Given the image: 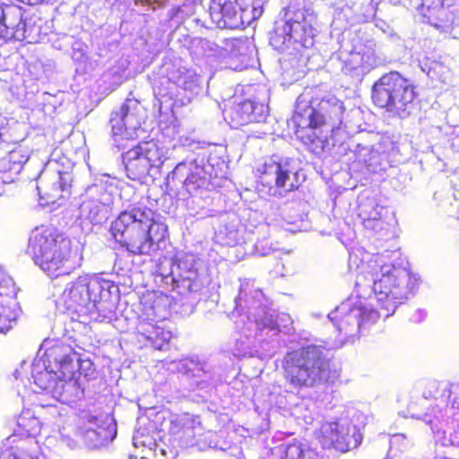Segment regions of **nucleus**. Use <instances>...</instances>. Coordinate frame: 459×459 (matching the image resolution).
<instances>
[{"instance_id":"nucleus-1","label":"nucleus","mask_w":459,"mask_h":459,"mask_svg":"<svg viewBox=\"0 0 459 459\" xmlns=\"http://www.w3.org/2000/svg\"><path fill=\"white\" fill-rule=\"evenodd\" d=\"M349 269L357 274L359 292H374L380 306V317L392 316L397 307L409 299L418 286V278L403 267L387 263L384 254L354 250L350 254Z\"/></svg>"},{"instance_id":"nucleus-2","label":"nucleus","mask_w":459,"mask_h":459,"mask_svg":"<svg viewBox=\"0 0 459 459\" xmlns=\"http://www.w3.org/2000/svg\"><path fill=\"white\" fill-rule=\"evenodd\" d=\"M117 287L101 274H83L65 286L52 282L50 299L60 313L89 314L94 320L115 316Z\"/></svg>"},{"instance_id":"nucleus-3","label":"nucleus","mask_w":459,"mask_h":459,"mask_svg":"<svg viewBox=\"0 0 459 459\" xmlns=\"http://www.w3.org/2000/svg\"><path fill=\"white\" fill-rule=\"evenodd\" d=\"M264 293L255 286L252 280L241 281L238 296L235 299L236 309L246 311V318L241 319L243 337L236 339L231 352L235 357L253 356L252 345L255 340L264 341L278 334L281 331L279 320L290 322L287 315L279 316L265 304Z\"/></svg>"},{"instance_id":"nucleus-4","label":"nucleus","mask_w":459,"mask_h":459,"mask_svg":"<svg viewBox=\"0 0 459 459\" xmlns=\"http://www.w3.org/2000/svg\"><path fill=\"white\" fill-rule=\"evenodd\" d=\"M154 212L146 205L129 204L111 224L116 242L134 255H150L160 247L167 227L153 221Z\"/></svg>"},{"instance_id":"nucleus-5","label":"nucleus","mask_w":459,"mask_h":459,"mask_svg":"<svg viewBox=\"0 0 459 459\" xmlns=\"http://www.w3.org/2000/svg\"><path fill=\"white\" fill-rule=\"evenodd\" d=\"M27 254L48 276H59L72 268V241L49 226L34 229L29 238Z\"/></svg>"},{"instance_id":"nucleus-6","label":"nucleus","mask_w":459,"mask_h":459,"mask_svg":"<svg viewBox=\"0 0 459 459\" xmlns=\"http://www.w3.org/2000/svg\"><path fill=\"white\" fill-rule=\"evenodd\" d=\"M283 377L292 391L313 387L329 375V361L321 345H307L287 352L282 360Z\"/></svg>"},{"instance_id":"nucleus-7","label":"nucleus","mask_w":459,"mask_h":459,"mask_svg":"<svg viewBox=\"0 0 459 459\" xmlns=\"http://www.w3.org/2000/svg\"><path fill=\"white\" fill-rule=\"evenodd\" d=\"M317 19L310 8L291 12L288 10L286 21L277 24L270 34V45L281 52L293 54L302 48H308L314 44L317 31Z\"/></svg>"},{"instance_id":"nucleus-8","label":"nucleus","mask_w":459,"mask_h":459,"mask_svg":"<svg viewBox=\"0 0 459 459\" xmlns=\"http://www.w3.org/2000/svg\"><path fill=\"white\" fill-rule=\"evenodd\" d=\"M372 100L393 117H408L415 109L414 85L397 72L381 76L372 86Z\"/></svg>"},{"instance_id":"nucleus-9","label":"nucleus","mask_w":459,"mask_h":459,"mask_svg":"<svg viewBox=\"0 0 459 459\" xmlns=\"http://www.w3.org/2000/svg\"><path fill=\"white\" fill-rule=\"evenodd\" d=\"M59 367V377L51 389V395L63 403H74L83 396V389L74 377L79 368V357L73 348L62 342L50 347L47 353Z\"/></svg>"},{"instance_id":"nucleus-10","label":"nucleus","mask_w":459,"mask_h":459,"mask_svg":"<svg viewBox=\"0 0 459 459\" xmlns=\"http://www.w3.org/2000/svg\"><path fill=\"white\" fill-rule=\"evenodd\" d=\"M203 80L195 70L182 65H167L154 83V92L160 97L189 103L202 90Z\"/></svg>"},{"instance_id":"nucleus-11","label":"nucleus","mask_w":459,"mask_h":459,"mask_svg":"<svg viewBox=\"0 0 459 459\" xmlns=\"http://www.w3.org/2000/svg\"><path fill=\"white\" fill-rule=\"evenodd\" d=\"M327 316L339 332V344L335 346L341 347L357 336L361 330L376 323L380 313L362 300L354 301L350 299L331 311Z\"/></svg>"},{"instance_id":"nucleus-12","label":"nucleus","mask_w":459,"mask_h":459,"mask_svg":"<svg viewBox=\"0 0 459 459\" xmlns=\"http://www.w3.org/2000/svg\"><path fill=\"white\" fill-rule=\"evenodd\" d=\"M117 180L108 174L94 178L82 195V201L79 207V218L82 222L99 225L105 222L110 213L114 202V192Z\"/></svg>"},{"instance_id":"nucleus-13","label":"nucleus","mask_w":459,"mask_h":459,"mask_svg":"<svg viewBox=\"0 0 459 459\" xmlns=\"http://www.w3.org/2000/svg\"><path fill=\"white\" fill-rule=\"evenodd\" d=\"M264 0H213L210 16L221 29H240L249 26L263 13Z\"/></svg>"},{"instance_id":"nucleus-14","label":"nucleus","mask_w":459,"mask_h":459,"mask_svg":"<svg viewBox=\"0 0 459 459\" xmlns=\"http://www.w3.org/2000/svg\"><path fill=\"white\" fill-rule=\"evenodd\" d=\"M168 314L163 298L148 299L142 303L135 329L139 335L157 350L164 349L172 337L171 332L165 329Z\"/></svg>"},{"instance_id":"nucleus-15","label":"nucleus","mask_w":459,"mask_h":459,"mask_svg":"<svg viewBox=\"0 0 459 459\" xmlns=\"http://www.w3.org/2000/svg\"><path fill=\"white\" fill-rule=\"evenodd\" d=\"M342 116L343 105L337 100H334L332 105L329 100H322L319 110H316L308 105L302 96H299L292 120L299 132L305 129H316L323 125H328L332 130H334L339 129L343 124Z\"/></svg>"},{"instance_id":"nucleus-16","label":"nucleus","mask_w":459,"mask_h":459,"mask_svg":"<svg viewBox=\"0 0 459 459\" xmlns=\"http://www.w3.org/2000/svg\"><path fill=\"white\" fill-rule=\"evenodd\" d=\"M212 177H219L213 165L206 162L204 156H198L178 163L169 174L168 181L175 186L182 185L187 194L195 195L199 190L208 187Z\"/></svg>"},{"instance_id":"nucleus-17","label":"nucleus","mask_w":459,"mask_h":459,"mask_svg":"<svg viewBox=\"0 0 459 459\" xmlns=\"http://www.w3.org/2000/svg\"><path fill=\"white\" fill-rule=\"evenodd\" d=\"M73 175L70 170H61L56 160H50L41 173L37 189L40 204L62 205L71 195Z\"/></svg>"},{"instance_id":"nucleus-18","label":"nucleus","mask_w":459,"mask_h":459,"mask_svg":"<svg viewBox=\"0 0 459 459\" xmlns=\"http://www.w3.org/2000/svg\"><path fill=\"white\" fill-rule=\"evenodd\" d=\"M375 41L368 39L354 44L351 51H341L338 54V62L341 70L352 76H363L383 63V59L377 52Z\"/></svg>"},{"instance_id":"nucleus-19","label":"nucleus","mask_w":459,"mask_h":459,"mask_svg":"<svg viewBox=\"0 0 459 459\" xmlns=\"http://www.w3.org/2000/svg\"><path fill=\"white\" fill-rule=\"evenodd\" d=\"M200 261L193 254H180L170 263V271L166 279H170L175 288L182 291L197 292L204 281L199 273Z\"/></svg>"},{"instance_id":"nucleus-20","label":"nucleus","mask_w":459,"mask_h":459,"mask_svg":"<svg viewBox=\"0 0 459 459\" xmlns=\"http://www.w3.org/2000/svg\"><path fill=\"white\" fill-rule=\"evenodd\" d=\"M260 172L262 185L275 186L283 192H290L298 188L297 169L294 162L289 158L273 156L265 161Z\"/></svg>"},{"instance_id":"nucleus-21","label":"nucleus","mask_w":459,"mask_h":459,"mask_svg":"<svg viewBox=\"0 0 459 459\" xmlns=\"http://www.w3.org/2000/svg\"><path fill=\"white\" fill-rule=\"evenodd\" d=\"M320 442L325 448H334L346 452L357 447L361 442V436L355 426L346 420L326 421L321 425Z\"/></svg>"},{"instance_id":"nucleus-22","label":"nucleus","mask_w":459,"mask_h":459,"mask_svg":"<svg viewBox=\"0 0 459 459\" xmlns=\"http://www.w3.org/2000/svg\"><path fill=\"white\" fill-rule=\"evenodd\" d=\"M143 109L138 100L127 99L110 115L109 124L115 136L126 139L137 137L141 128Z\"/></svg>"},{"instance_id":"nucleus-23","label":"nucleus","mask_w":459,"mask_h":459,"mask_svg":"<svg viewBox=\"0 0 459 459\" xmlns=\"http://www.w3.org/2000/svg\"><path fill=\"white\" fill-rule=\"evenodd\" d=\"M180 370L195 378L201 390H211L221 379L223 368L215 359H201L191 357L180 361Z\"/></svg>"},{"instance_id":"nucleus-24","label":"nucleus","mask_w":459,"mask_h":459,"mask_svg":"<svg viewBox=\"0 0 459 459\" xmlns=\"http://www.w3.org/2000/svg\"><path fill=\"white\" fill-rule=\"evenodd\" d=\"M49 349L45 351V357L36 358L30 366V377H26V378L29 387L34 393L45 391L51 394V389L54 388L55 382L59 377V367L56 366L54 359L48 358L47 353Z\"/></svg>"},{"instance_id":"nucleus-25","label":"nucleus","mask_w":459,"mask_h":459,"mask_svg":"<svg viewBox=\"0 0 459 459\" xmlns=\"http://www.w3.org/2000/svg\"><path fill=\"white\" fill-rule=\"evenodd\" d=\"M268 106L262 102L246 100L230 108L223 110L225 121L231 127H238L249 123H260L265 121L268 116Z\"/></svg>"},{"instance_id":"nucleus-26","label":"nucleus","mask_w":459,"mask_h":459,"mask_svg":"<svg viewBox=\"0 0 459 459\" xmlns=\"http://www.w3.org/2000/svg\"><path fill=\"white\" fill-rule=\"evenodd\" d=\"M22 10L17 5L0 4V39L22 41L27 37Z\"/></svg>"},{"instance_id":"nucleus-27","label":"nucleus","mask_w":459,"mask_h":459,"mask_svg":"<svg viewBox=\"0 0 459 459\" xmlns=\"http://www.w3.org/2000/svg\"><path fill=\"white\" fill-rule=\"evenodd\" d=\"M48 413L53 418L59 414L56 406L48 405L47 407L40 406L37 411L26 409L17 418V429L19 435H27L28 437H35L38 435L43 425L48 424L50 420L44 418V414Z\"/></svg>"},{"instance_id":"nucleus-28","label":"nucleus","mask_w":459,"mask_h":459,"mask_svg":"<svg viewBox=\"0 0 459 459\" xmlns=\"http://www.w3.org/2000/svg\"><path fill=\"white\" fill-rule=\"evenodd\" d=\"M116 434V424L112 419L91 416L83 438L89 447L96 448L113 440Z\"/></svg>"},{"instance_id":"nucleus-29","label":"nucleus","mask_w":459,"mask_h":459,"mask_svg":"<svg viewBox=\"0 0 459 459\" xmlns=\"http://www.w3.org/2000/svg\"><path fill=\"white\" fill-rule=\"evenodd\" d=\"M28 160V150L18 147L10 151L5 157L0 160V182L4 184L13 182Z\"/></svg>"},{"instance_id":"nucleus-30","label":"nucleus","mask_w":459,"mask_h":459,"mask_svg":"<svg viewBox=\"0 0 459 459\" xmlns=\"http://www.w3.org/2000/svg\"><path fill=\"white\" fill-rule=\"evenodd\" d=\"M271 459H325L312 449H306L305 446L297 440L281 444L271 449Z\"/></svg>"},{"instance_id":"nucleus-31","label":"nucleus","mask_w":459,"mask_h":459,"mask_svg":"<svg viewBox=\"0 0 459 459\" xmlns=\"http://www.w3.org/2000/svg\"><path fill=\"white\" fill-rule=\"evenodd\" d=\"M123 160L126 175L133 180H140L150 171L151 166L137 146L127 151L123 156Z\"/></svg>"},{"instance_id":"nucleus-32","label":"nucleus","mask_w":459,"mask_h":459,"mask_svg":"<svg viewBox=\"0 0 459 459\" xmlns=\"http://www.w3.org/2000/svg\"><path fill=\"white\" fill-rule=\"evenodd\" d=\"M359 215L362 220L364 227H372L375 220L380 218L394 219V214L388 209L378 204L375 200H368L359 206Z\"/></svg>"},{"instance_id":"nucleus-33","label":"nucleus","mask_w":459,"mask_h":459,"mask_svg":"<svg viewBox=\"0 0 459 459\" xmlns=\"http://www.w3.org/2000/svg\"><path fill=\"white\" fill-rule=\"evenodd\" d=\"M441 414V410L432 408L431 412H426L422 416L417 415L415 418L423 420L426 424L431 425L436 443H439L443 446H455L458 443L456 436H453L451 433L447 436L446 430L437 429V424L434 421L439 422V417L442 416ZM412 417H414V415Z\"/></svg>"},{"instance_id":"nucleus-34","label":"nucleus","mask_w":459,"mask_h":459,"mask_svg":"<svg viewBox=\"0 0 459 459\" xmlns=\"http://www.w3.org/2000/svg\"><path fill=\"white\" fill-rule=\"evenodd\" d=\"M151 168H160L168 158V149L157 142L149 141L137 145Z\"/></svg>"},{"instance_id":"nucleus-35","label":"nucleus","mask_w":459,"mask_h":459,"mask_svg":"<svg viewBox=\"0 0 459 459\" xmlns=\"http://www.w3.org/2000/svg\"><path fill=\"white\" fill-rule=\"evenodd\" d=\"M424 22L429 23L441 32H450L455 24L453 13L445 6L432 11V13H424Z\"/></svg>"},{"instance_id":"nucleus-36","label":"nucleus","mask_w":459,"mask_h":459,"mask_svg":"<svg viewBox=\"0 0 459 459\" xmlns=\"http://www.w3.org/2000/svg\"><path fill=\"white\" fill-rule=\"evenodd\" d=\"M181 442L185 446H195L196 439L203 434V426L198 417H186L183 425Z\"/></svg>"},{"instance_id":"nucleus-37","label":"nucleus","mask_w":459,"mask_h":459,"mask_svg":"<svg viewBox=\"0 0 459 459\" xmlns=\"http://www.w3.org/2000/svg\"><path fill=\"white\" fill-rule=\"evenodd\" d=\"M0 459H37L28 451L20 446H11V437L7 438L6 443L0 448Z\"/></svg>"},{"instance_id":"nucleus-38","label":"nucleus","mask_w":459,"mask_h":459,"mask_svg":"<svg viewBox=\"0 0 459 459\" xmlns=\"http://www.w3.org/2000/svg\"><path fill=\"white\" fill-rule=\"evenodd\" d=\"M216 238L221 245L234 246L239 242V232L234 227L221 226L216 231Z\"/></svg>"},{"instance_id":"nucleus-39","label":"nucleus","mask_w":459,"mask_h":459,"mask_svg":"<svg viewBox=\"0 0 459 459\" xmlns=\"http://www.w3.org/2000/svg\"><path fill=\"white\" fill-rule=\"evenodd\" d=\"M198 450H206L208 448H213V449H221L225 450L226 447H223L222 446H219L218 444V435L215 432H212L211 430L205 431L203 429V434H201V437H198L195 442V446Z\"/></svg>"},{"instance_id":"nucleus-40","label":"nucleus","mask_w":459,"mask_h":459,"mask_svg":"<svg viewBox=\"0 0 459 459\" xmlns=\"http://www.w3.org/2000/svg\"><path fill=\"white\" fill-rule=\"evenodd\" d=\"M14 284L13 279L0 269V297L6 301H13Z\"/></svg>"},{"instance_id":"nucleus-41","label":"nucleus","mask_w":459,"mask_h":459,"mask_svg":"<svg viewBox=\"0 0 459 459\" xmlns=\"http://www.w3.org/2000/svg\"><path fill=\"white\" fill-rule=\"evenodd\" d=\"M227 46L230 48V56L240 58L241 62H245L247 60V46L245 41L233 39L227 43Z\"/></svg>"},{"instance_id":"nucleus-42","label":"nucleus","mask_w":459,"mask_h":459,"mask_svg":"<svg viewBox=\"0 0 459 459\" xmlns=\"http://www.w3.org/2000/svg\"><path fill=\"white\" fill-rule=\"evenodd\" d=\"M394 219H385L380 218L378 220H375L372 223V227H364L365 229L368 230H372L376 233H381L384 232V235H385L386 232L389 231L391 223L390 221Z\"/></svg>"},{"instance_id":"nucleus-43","label":"nucleus","mask_w":459,"mask_h":459,"mask_svg":"<svg viewBox=\"0 0 459 459\" xmlns=\"http://www.w3.org/2000/svg\"><path fill=\"white\" fill-rule=\"evenodd\" d=\"M86 47L81 42H76L73 45L72 57L74 61L84 63L87 59Z\"/></svg>"},{"instance_id":"nucleus-44","label":"nucleus","mask_w":459,"mask_h":459,"mask_svg":"<svg viewBox=\"0 0 459 459\" xmlns=\"http://www.w3.org/2000/svg\"><path fill=\"white\" fill-rule=\"evenodd\" d=\"M444 4L441 0H422L421 4V13L430 14L432 11H437L438 8L443 7Z\"/></svg>"},{"instance_id":"nucleus-45","label":"nucleus","mask_w":459,"mask_h":459,"mask_svg":"<svg viewBox=\"0 0 459 459\" xmlns=\"http://www.w3.org/2000/svg\"><path fill=\"white\" fill-rule=\"evenodd\" d=\"M446 388H447V397L455 394V399H459V375L458 377L453 383H441Z\"/></svg>"},{"instance_id":"nucleus-46","label":"nucleus","mask_w":459,"mask_h":459,"mask_svg":"<svg viewBox=\"0 0 459 459\" xmlns=\"http://www.w3.org/2000/svg\"><path fill=\"white\" fill-rule=\"evenodd\" d=\"M427 313L423 309H417L411 316L410 320L414 323H420L425 319Z\"/></svg>"},{"instance_id":"nucleus-47","label":"nucleus","mask_w":459,"mask_h":459,"mask_svg":"<svg viewBox=\"0 0 459 459\" xmlns=\"http://www.w3.org/2000/svg\"><path fill=\"white\" fill-rule=\"evenodd\" d=\"M28 368H29V366L27 365V363L25 361H22L20 368L14 371V373H13L14 377L16 379H18V378L22 379L23 375L27 374V372H28Z\"/></svg>"},{"instance_id":"nucleus-48","label":"nucleus","mask_w":459,"mask_h":459,"mask_svg":"<svg viewBox=\"0 0 459 459\" xmlns=\"http://www.w3.org/2000/svg\"><path fill=\"white\" fill-rule=\"evenodd\" d=\"M307 139L311 143H315L318 140L314 132L311 134H307Z\"/></svg>"},{"instance_id":"nucleus-49","label":"nucleus","mask_w":459,"mask_h":459,"mask_svg":"<svg viewBox=\"0 0 459 459\" xmlns=\"http://www.w3.org/2000/svg\"><path fill=\"white\" fill-rule=\"evenodd\" d=\"M3 142V134L0 132V143Z\"/></svg>"},{"instance_id":"nucleus-50","label":"nucleus","mask_w":459,"mask_h":459,"mask_svg":"<svg viewBox=\"0 0 459 459\" xmlns=\"http://www.w3.org/2000/svg\"><path fill=\"white\" fill-rule=\"evenodd\" d=\"M353 113L359 115V110H355V111H353Z\"/></svg>"}]
</instances>
